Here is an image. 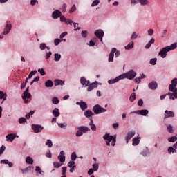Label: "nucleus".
<instances>
[{"mask_svg": "<svg viewBox=\"0 0 177 177\" xmlns=\"http://www.w3.org/2000/svg\"><path fill=\"white\" fill-rule=\"evenodd\" d=\"M176 140H177L176 136H171V137L168 138V142H170L171 143H174V142H176Z\"/></svg>", "mask_w": 177, "mask_h": 177, "instance_id": "58836bf2", "label": "nucleus"}, {"mask_svg": "<svg viewBox=\"0 0 177 177\" xmlns=\"http://www.w3.org/2000/svg\"><path fill=\"white\" fill-rule=\"evenodd\" d=\"M71 161H73V162H75V160H77V153L75 152H73L71 156Z\"/></svg>", "mask_w": 177, "mask_h": 177, "instance_id": "4c0bfd02", "label": "nucleus"}, {"mask_svg": "<svg viewBox=\"0 0 177 177\" xmlns=\"http://www.w3.org/2000/svg\"><path fill=\"white\" fill-rule=\"evenodd\" d=\"M99 3H100V0H95V1L92 3L91 6H92V7L97 6V5H99Z\"/></svg>", "mask_w": 177, "mask_h": 177, "instance_id": "5fc2aeb1", "label": "nucleus"}, {"mask_svg": "<svg viewBox=\"0 0 177 177\" xmlns=\"http://www.w3.org/2000/svg\"><path fill=\"white\" fill-rule=\"evenodd\" d=\"M62 16V11L59 10H55L53 12L51 17L54 19V20H56L59 19Z\"/></svg>", "mask_w": 177, "mask_h": 177, "instance_id": "4468645a", "label": "nucleus"}, {"mask_svg": "<svg viewBox=\"0 0 177 177\" xmlns=\"http://www.w3.org/2000/svg\"><path fill=\"white\" fill-rule=\"evenodd\" d=\"M156 42L154 38H151L150 41L145 45V49H150L151 45Z\"/></svg>", "mask_w": 177, "mask_h": 177, "instance_id": "cd10ccee", "label": "nucleus"}, {"mask_svg": "<svg viewBox=\"0 0 177 177\" xmlns=\"http://www.w3.org/2000/svg\"><path fill=\"white\" fill-rule=\"evenodd\" d=\"M131 114H138L139 115H144L146 116L149 114V110L147 109H142V110H138L131 112Z\"/></svg>", "mask_w": 177, "mask_h": 177, "instance_id": "1a4fd4ad", "label": "nucleus"}, {"mask_svg": "<svg viewBox=\"0 0 177 177\" xmlns=\"http://www.w3.org/2000/svg\"><path fill=\"white\" fill-rule=\"evenodd\" d=\"M167 48L169 50V52H170V50H174V49H176L177 44L176 43H174L171 46H167Z\"/></svg>", "mask_w": 177, "mask_h": 177, "instance_id": "473e14b6", "label": "nucleus"}, {"mask_svg": "<svg viewBox=\"0 0 177 177\" xmlns=\"http://www.w3.org/2000/svg\"><path fill=\"white\" fill-rule=\"evenodd\" d=\"M65 154L66 153H64V151H61L59 155L57 157L58 160L62 164L66 161V156H64Z\"/></svg>", "mask_w": 177, "mask_h": 177, "instance_id": "a211bd4d", "label": "nucleus"}, {"mask_svg": "<svg viewBox=\"0 0 177 177\" xmlns=\"http://www.w3.org/2000/svg\"><path fill=\"white\" fill-rule=\"evenodd\" d=\"M26 122H27V119H26L25 118L22 117L19 119V124H26Z\"/></svg>", "mask_w": 177, "mask_h": 177, "instance_id": "de8ad7c7", "label": "nucleus"}, {"mask_svg": "<svg viewBox=\"0 0 177 177\" xmlns=\"http://www.w3.org/2000/svg\"><path fill=\"white\" fill-rule=\"evenodd\" d=\"M91 129L86 126H80L78 127V130L76 132L75 135L77 137L82 136L84 133H86V132H89Z\"/></svg>", "mask_w": 177, "mask_h": 177, "instance_id": "7ed1b4c3", "label": "nucleus"}, {"mask_svg": "<svg viewBox=\"0 0 177 177\" xmlns=\"http://www.w3.org/2000/svg\"><path fill=\"white\" fill-rule=\"evenodd\" d=\"M138 38V34L136 32H133L131 36V39H136Z\"/></svg>", "mask_w": 177, "mask_h": 177, "instance_id": "4d7b16f0", "label": "nucleus"}, {"mask_svg": "<svg viewBox=\"0 0 177 177\" xmlns=\"http://www.w3.org/2000/svg\"><path fill=\"white\" fill-rule=\"evenodd\" d=\"M167 129L168 132H169V133H174V127H172V125L168 124L167 126Z\"/></svg>", "mask_w": 177, "mask_h": 177, "instance_id": "a19ab883", "label": "nucleus"}, {"mask_svg": "<svg viewBox=\"0 0 177 177\" xmlns=\"http://www.w3.org/2000/svg\"><path fill=\"white\" fill-rule=\"evenodd\" d=\"M68 167L70 168L69 172L71 174H73L74 171H75V169L77 168V166L75 165V162L74 161H69L68 163Z\"/></svg>", "mask_w": 177, "mask_h": 177, "instance_id": "ddd939ff", "label": "nucleus"}, {"mask_svg": "<svg viewBox=\"0 0 177 177\" xmlns=\"http://www.w3.org/2000/svg\"><path fill=\"white\" fill-rule=\"evenodd\" d=\"M40 49L41 50H45V49H46V44L45 43L40 44Z\"/></svg>", "mask_w": 177, "mask_h": 177, "instance_id": "bf43d9fd", "label": "nucleus"}, {"mask_svg": "<svg viewBox=\"0 0 177 177\" xmlns=\"http://www.w3.org/2000/svg\"><path fill=\"white\" fill-rule=\"evenodd\" d=\"M10 30H12V23L10 21H8L6 24V27L2 32L3 35H8L10 32Z\"/></svg>", "mask_w": 177, "mask_h": 177, "instance_id": "423d86ee", "label": "nucleus"}, {"mask_svg": "<svg viewBox=\"0 0 177 177\" xmlns=\"http://www.w3.org/2000/svg\"><path fill=\"white\" fill-rule=\"evenodd\" d=\"M82 37L83 38H86V37H88V31L86 30L82 31Z\"/></svg>", "mask_w": 177, "mask_h": 177, "instance_id": "052dcab7", "label": "nucleus"}, {"mask_svg": "<svg viewBox=\"0 0 177 177\" xmlns=\"http://www.w3.org/2000/svg\"><path fill=\"white\" fill-rule=\"evenodd\" d=\"M35 171L36 172H39L40 175H42V172H44L41 170V167H39V166H36Z\"/></svg>", "mask_w": 177, "mask_h": 177, "instance_id": "e2e57ef3", "label": "nucleus"}, {"mask_svg": "<svg viewBox=\"0 0 177 177\" xmlns=\"http://www.w3.org/2000/svg\"><path fill=\"white\" fill-rule=\"evenodd\" d=\"M167 151H168L169 154H174V153H176V149H175V148H174V147H169Z\"/></svg>", "mask_w": 177, "mask_h": 177, "instance_id": "72a5a7b5", "label": "nucleus"}, {"mask_svg": "<svg viewBox=\"0 0 177 177\" xmlns=\"http://www.w3.org/2000/svg\"><path fill=\"white\" fill-rule=\"evenodd\" d=\"M46 157H47L48 158H52V153L50 152V151L46 152Z\"/></svg>", "mask_w": 177, "mask_h": 177, "instance_id": "774afa93", "label": "nucleus"}, {"mask_svg": "<svg viewBox=\"0 0 177 177\" xmlns=\"http://www.w3.org/2000/svg\"><path fill=\"white\" fill-rule=\"evenodd\" d=\"M135 99H136V93H133L129 97V100L132 102L135 100Z\"/></svg>", "mask_w": 177, "mask_h": 177, "instance_id": "a18cd8bd", "label": "nucleus"}, {"mask_svg": "<svg viewBox=\"0 0 177 177\" xmlns=\"http://www.w3.org/2000/svg\"><path fill=\"white\" fill-rule=\"evenodd\" d=\"M59 17L61 23H66V21H67V19L64 15H61Z\"/></svg>", "mask_w": 177, "mask_h": 177, "instance_id": "6e6d98bb", "label": "nucleus"}, {"mask_svg": "<svg viewBox=\"0 0 177 177\" xmlns=\"http://www.w3.org/2000/svg\"><path fill=\"white\" fill-rule=\"evenodd\" d=\"M37 74V70H35V71H32L30 74L28 75V78L29 79H31L32 78V76L33 75H35Z\"/></svg>", "mask_w": 177, "mask_h": 177, "instance_id": "8fccbe9b", "label": "nucleus"}, {"mask_svg": "<svg viewBox=\"0 0 177 177\" xmlns=\"http://www.w3.org/2000/svg\"><path fill=\"white\" fill-rule=\"evenodd\" d=\"M176 85H177V78H174L171 80V84H169V91L170 92H176V97H177V88H176Z\"/></svg>", "mask_w": 177, "mask_h": 177, "instance_id": "20e7f679", "label": "nucleus"}, {"mask_svg": "<svg viewBox=\"0 0 177 177\" xmlns=\"http://www.w3.org/2000/svg\"><path fill=\"white\" fill-rule=\"evenodd\" d=\"M133 45H134L133 41H131L127 46H124V49L126 50H130V49H133Z\"/></svg>", "mask_w": 177, "mask_h": 177, "instance_id": "c756f323", "label": "nucleus"}, {"mask_svg": "<svg viewBox=\"0 0 177 177\" xmlns=\"http://www.w3.org/2000/svg\"><path fill=\"white\" fill-rule=\"evenodd\" d=\"M103 139L106 142V146H110V142H111V146H115V142H117V136H111L110 133H106L103 136Z\"/></svg>", "mask_w": 177, "mask_h": 177, "instance_id": "f03ea898", "label": "nucleus"}, {"mask_svg": "<svg viewBox=\"0 0 177 177\" xmlns=\"http://www.w3.org/2000/svg\"><path fill=\"white\" fill-rule=\"evenodd\" d=\"M76 104L77 106H80L81 110H82L83 111H85L86 109H88V104L82 100H81L80 102H77Z\"/></svg>", "mask_w": 177, "mask_h": 177, "instance_id": "9b49d317", "label": "nucleus"}, {"mask_svg": "<svg viewBox=\"0 0 177 177\" xmlns=\"http://www.w3.org/2000/svg\"><path fill=\"white\" fill-rule=\"evenodd\" d=\"M46 146H48V147H52L53 146V142H52V140H47L46 142Z\"/></svg>", "mask_w": 177, "mask_h": 177, "instance_id": "c03bdc74", "label": "nucleus"}, {"mask_svg": "<svg viewBox=\"0 0 177 177\" xmlns=\"http://www.w3.org/2000/svg\"><path fill=\"white\" fill-rule=\"evenodd\" d=\"M31 168H34V167L32 166H28V167L25 168V169H21V173L22 174H27L28 172H30V171H31Z\"/></svg>", "mask_w": 177, "mask_h": 177, "instance_id": "2f4dec72", "label": "nucleus"}, {"mask_svg": "<svg viewBox=\"0 0 177 177\" xmlns=\"http://www.w3.org/2000/svg\"><path fill=\"white\" fill-rule=\"evenodd\" d=\"M66 9H67V4L66 3H63L62 7L61 8V10L62 13H66Z\"/></svg>", "mask_w": 177, "mask_h": 177, "instance_id": "864d4df0", "label": "nucleus"}, {"mask_svg": "<svg viewBox=\"0 0 177 177\" xmlns=\"http://www.w3.org/2000/svg\"><path fill=\"white\" fill-rule=\"evenodd\" d=\"M136 75L137 73L135 71L130 70L125 73L117 76L114 79L109 80L108 84H109V85H113V84H117V82H119L121 80H125V78H127V80H133V78L136 77Z\"/></svg>", "mask_w": 177, "mask_h": 177, "instance_id": "f257e3e1", "label": "nucleus"}, {"mask_svg": "<svg viewBox=\"0 0 177 177\" xmlns=\"http://www.w3.org/2000/svg\"><path fill=\"white\" fill-rule=\"evenodd\" d=\"M62 59V55L59 53H55L54 54V60L55 62H59Z\"/></svg>", "mask_w": 177, "mask_h": 177, "instance_id": "f704fd0d", "label": "nucleus"}, {"mask_svg": "<svg viewBox=\"0 0 177 177\" xmlns=\"http://www.w3.org/2000/svg\"><path fill=\"white\" fill-rule=\"evenodd\" d=\"M84 115L86 117V118H89L91 121V120H92V117L95 115V113L91 110H86L84 112Z\"/></svg>", "mask_w": 177, "mask_h": 177, "instance_id": "dca6fc26", "label": "nucleus"}, {"mask_svg": "<svg viewBox=\"0 0 177 177\" xmlns=\"http://www.w3.org/2000/svg\"><path fill=\"white\" fill-rule=\"evenodd\" d=\"M175 117V113L172 111H165V118H169Z\"/></svg>", "mask_w": 177, "mask_h": 177, "instance_id": "aec40b11", "label": "nucleus"}, {"mask_svg": "<svg viewBox=\"0 0 177 177\" xmlns=\"http://www.w3.org/2000/svg\"><path fill=\"white\" fill-rule=\"evenodd\" d=\"M53 164L54 168H60V167L63 165V163L56 162H54Z\"/></svg>", "mask_w": 177, "mask_h": 177, "instance_id": "49530a36", "label": "nucleus"}, {"mask_svg": "<svg viewBox=\"0 0 177 177\" xmlns=\"http://www.w3.org/2000/svg\"><path fill=\"white\" fill-rule=\"evenodd\" d=\"M34 113H35L34 111H30L29 113H28L25 115L26 119V120H28V118H30V115H33Z\"/></svg>", "mask_w": 177, "mask_h": 177, "instance_id": "3c124183", "label": "nucleus"}, {"mask_svg": "<svg viewBox=\"0 0 177 177\" xmlns=\"http://www.w3.org/2000/svg\"><path fill=\"white\" fill-rule=\"evenodd\" d=\"M63 39H55L54 40V45H55V46H57V45H59V44H60V42H62Z\"/></svg>", "mask_w": 177, "mask_h": 177, "instance_id": "09e8293b", "label": "nucleus"}, {"mask_svg": "<svg viewBox=\"0 0 177 177\" xmlns=\"http://www.w3.org/2000/svg\"><path fill=\"white\" fill-rule=\"evenodd\" d=\"M138 2L141 6H149V5H150L149 0H138Z\"/></svg>", "mask_w": 177, "mask_h": 177, "instance_id": "393cba45", "label": "nucleus"}, {"mask_svg": "<svg viewBox=\"0 0 177 177\" xmlns=\"http://www.w3.org/2000/svg\"><path fill=\"white\" fill-rule=\"evenodd\" d=\"M46 88H52L53 86V82L52 80H48L45 82Z\"/></svg>", "mask_w": 177, "mask_h": 177, "instance_id": "7c9ffc66", "label": "nucleus"}, {"mask_svg": "<svg viewBox=\"0 0 177 177\" xmlns=\"http://www.w3.org/2000/svg\"><path fill=\"white\" fill-rule=\"evenodd\" d=\"M30 92V86H28L26 91H24V95L22 96V99L25 100V99H30L31 97V93Z\"/></svg>", "mask_w": 177, "mask_h": 177, "instance_id": "2eb2a0df", "label": "nucleus"}, {"mask_svg": "<svg viewBox=\"0 0 177 177\" xmlns=\"http://www.w3.org/2000/svg\"><path fill=\"white\" fill-rule=\"evenodd\" d=\"M26 162L28 165H32V164H34V159H32V158L30 156H27L26 158Z\"/></svg>", "mask_w": 177, "mask_h": 177, "instance_id": "c85d7f7f", "label": "nucleus"}, {"mask_svg": "<svg viewBox=\"0 0 177 177\" xmlns=\"http://www.w3.org/2000/svg\"><path fill=\"white\" fill-rule=\"evenodd\" d=\"M6 149V147H5V145H2L0 148V156H1V154H3V152L5 151V149Z\"/></svg>", "mask_w": 177, "mask_h": 177, "instance_id": "680f3d73", "label": "nucleus"}, {"mask_svg": "<svg viewBox=\"0 0 177 177\" xmlns=\"http://www.w3.org/2000/svg\"><path fill=\"white\" fill-rule=\"evenodd\" d=\"M148 88H149L151 91H156L157 88H158V84L157 82L153 81L148 84Z\"/></svg>", "mask_w": 177, "mask_h": 177, "instance_id": "f3484780", "label": "nucleus"}, {"mask_svg": "<svg viewBox=\"0 0 177 177\" xmlns=\"http://www.w3.org/2000/svg\"><path fill=\"white\" fill-rule=\"evenodd\" d=\"M139 138L135 137L133 138V146H138L139 145Z\"/></svg>", "mask_w": 177, "mask_h": 177, "instance_id": "ea45409f", "label": "nucleus"}, {"mask_svg": "<svg viewBox=\"0 0 177 177\" xmlns=\"http://www.w3.org/2000/svg\"><path fill=\"white\" fill-rule=\"evenodd\" d=\"M58 127L59 128H62V129H67V124L66 123H57Z\"/></svg>", "mask_w": 177, "mask_h": 177, "instance_id": "79ce46f5", "label": "nucleus"}, {"mask_svg": "<svg viewBox=\"0 0 177 177\" xmlns=\"http://www.w3.org/2000/svg\"><path fill=\"white\" fill-rule=\"evenodd\" d=\"M37 71L41 74V75H45V74H46V73L45 72V69L44 68H39Z\"/></svg>", "mask_w": 177, "mask_h": 177, "instance_id": "13d9d810", "label": "nucleus"}, {"mask_svg": "<svg viewBox=\"0 0 177 177\" xmlns=\"http://www.w3.org/2000/svg\"><path fill=\"white\" fill-rule=\"evenodd\" d=\"M6 97H8V93H6V92L0 91V100H2L3 102H5V100H6Z\"/></svg>", "mask_w": 177, "mask_h": 177, "instance_id": "bb28decb", "label": "nucleus"}, {"mask_svg": "<svg viewBox=\"0 0 177 177\" xmlns=\"http://www.w3.org/2000/svg\"><path fill=\"white\" fill-rule=\"evenodd\" d=\"M136 134V131L135 130H131L127 133V136H125V140H126L127 145L129 143V140L132 139Z\"/></svg>", "mask_w": 177, "mask_h": 177, "instance_id": "0eeeda50", "label": "nucleus"}, {"mask_svg": "<svg viewBox=\"0 0 177 177\" xmlns=\"http://www.w3.org/2000/svg\"><path fill=\"white\" fill-rule=\"evenodd\" d=\"M95 88H97V82H95L94 83H91V84H88V87L87 88L88 92H91V91H93Z\"/></svg>", "mask_w": 177, "mask_h": 177, "instance_id": "4be33fe9", "label": "nucleus"}, {"mask_svg": "<svg viewBox=\"0 0 177 177\" xmlns=\"http://www.w3.org/2000/svg\"><path fill=\"white\" fill-rule=\"evenodd\" d=\"M149 63L151 66H156V64H157V58L151 59Z\"/></svg>", "mask_w": 177, "mask_h": 177, "instance_id": "37998d69", "label": "nucleus"}, {"mask_svg": "<svg viewBox=\"0 0 177 177\" xmlns=\"http://www.w3.org/2000/svg\"><path fill=\"white\" fill-rule=\"evenodd\" d=\"M53 114L54 117H59L60 115V112H59V109L58 108H55L53 111Z\"/></svg>", "mask_w": 177, "mask_h": 177, "instance_id": "c9c22d12", "label": "nucleus"}, {"mask_svg": "<svg viewBox=\"0 0 177 177\" xmlns=\"http://www.w3.org/2000/svg\"><path fill=\"white\" fill-rule=\"evenodd\" d=\"M94 34H95V37H97V38H102V37H104V32L102 29H98V30H95Z\"/></svg>", "mask_w": 177, "mask_h": 177, "instance_id": "412c9836", "label": "nucleus"}, {"mask_svg": "<svg viewBox=\"0 0 177 177\" xmlns=\"http://www.w3.org/2000/svg\"><path fill=\"white\" fill-rule=\"evenodd\" d=\"M16 138H19V136H16L15 133H9L6 136V142H13Z\"/></svg>", "mask_w": 177, "mask_h": 177, "instance_id": "f8f14e48", "label": "nucleus"}, {"mask_svg": "<svg viewBox=\"0 0 177 177\" xmlns=\"http://www.w3.org/2000/svg\"><path fill=\"white\" fill-rule=\"evenodd\" d=\"M147 32H148V35H149V37H151V36H153V34H154V30H153V29H149V30H147Z\"/></svg>", "mask_w": 177, "mask_h": 177, "instance_id": "0e129e2a", "label": "nucleus"}, {"mask_svg": "<svg viewBox=\"0 0 177 177\" xmlns=\"http://www.w3.org/2000/svg\"><path fill=\"white\" fill-rule=\"evenodd\" d=\"M93 111L95 114H102V113H106L107 109L102 108L99 104H96L93 107Z\"/></svg>", "mask_w": 177, "mask_h": 177, "instance_id": "39448f33", "label": "nucleus"}, {"mask_svg": "<svg viewBox=\"0 0 177 177\" xmlns=\"http://www.w3.org/2000/svg\"><path fill=\"white\" fill-rule=\"evenodd\" d=\"M59 102L60 100H59V98H57V97H54L52 98L53 104H59Z\"/></svg>", "mask_w": 177, "mask_h": 177, "instance_id": "e433bc0d", "label": "nucleus"}, {"mask_svg": "<svg viewBox=\"0 0 177 177\" xmlns=\"http://www.w3.org/2000/svg\"><path fill=\"white\" fill-rule=\"evenodd\" d=\"M73 23L74 21H73V20H71V19H67L66 21L65 22V24H69L70 26H73Z\"/></svg>", "mask_w": 177, "mask_h": 177, "instance_id": "338daca9", "label": "nucleus"}, {"mask_svg": "<svg viewBox=\"0 0 177 177\" xmlns=\"http://www.w3.org/2000/svg\"><path fill=\"white\" fill-rule=\"evenodd\" d=\"M115 48H113L109 55V62H114V53H115Z\"/></svg>", "mask_w": 177, "mask_h": 177, "instance_id": "5701e85b", "label": "nucleus"}, {"mask_svg": "<svg viewBox=\"0 0 177 177\" xmlns=\"http://www.w3.org/2000/svg\"><path fill=\"white\" fill-rule=\"evenodd\" d=\"M99 169V165L97 164H93V170L96 171Z\"/></svg>", "mask_w": 177, "mask_h": 177, "instance_id": "69168bd1", "label": "nucleus"}, {"mask_svg": "<svg viewBox=\"0 0 177 177\" xmlns=\"http://www.w3.org/2000/svg\"><path fill=\"white\" fill-rule=\"evenodd\" d=\"M32 129L34 131L35 133H39L40 132H42L44 127L41 124H32Z\"/></svg>", "mask_w": 177, "mask_h": 177, "instance_id": "6e6552de", "label": "nucleus"}, {"mask_svg": "<svg viewBox=\"0 0 177 177\" xmlns=\"http://www.w3.org/2000/svg\"><path fill=\"white\" fill-rule=\"evenodd\" d=\"M80 84L83 86H88L89 84H91V82L89 80H87L86 78H85V77H82L80 78Z\"/></svg>", "mask_w": 177, "mask_h": 177, "instance_id": "6ab92c4d", "label": "nucleus"}, {"mask_svg": "<svg viewBox=\"0 0 177 177\" xmlns=\"http://www.w3.org/2000/svg\"><path fill=\"white\" fill-rule=\"evenodd\" d=\"M77 10V7L75 6V4H74L70 9L69 13H74Z\"/></svg>", "mask_w": 177, "mask_h": 177, "instance_id": "603ef678", "label": "nucleus"}, {"mask_svg": "<svg viewBox=\"0 0 177 177\" xmlns=\"http://www.w3.org/2000/svg\"><path fill=\"white\" fill-rule=\"evenodd\" d=\"M54 85H55V86H59V85L63 86V85H64V81H63L60 79H56L54 81Z\"/></svg>", "mask_w": 177, "mask_h": 177, "instance_id": "a878e982", "label": "nucleus"}, {"mask_svg": "<svg viewBox=\"0 0 177 177\" xmlns=\"http://www.w3.org/2000/svg\"><path fill=\"white\" fill-rule=\"evenodd\" d=\"M88 125L91 129V131H93V132L96 131L97 127L96 125L95 124V123H93V119H91Z\"/></svg>", "mask_w": 177, "mask_h": 177, "instance_id": "b1692460", "label": "nucleus"}, {"mask_svg": "<svg viewBox=\"0 0 177 177\" xmlns=\"http://www.w3.org/2000/svg\"><path fill=\"white\" fill-rule=\"evenodd\" d=\"M168 52H169V50H168V48L166 46L160 50V51L158 53V55L162 59H165L167 57V53H168Z\"/></svg>", "mask_w": 177, "mask_h": 177, "instance_id": "9d476101", "label": "nucleus"}]
</instances>
